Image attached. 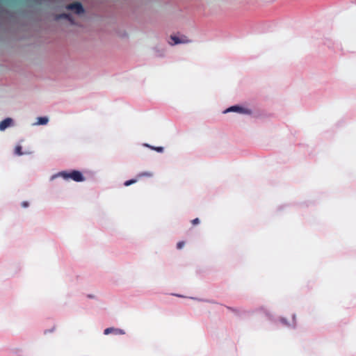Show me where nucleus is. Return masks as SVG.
Masks as SVG:
<instances>
[{"label": "nucleus", "mask_w": 356, "mask_h": 356, "mask_svg": "<svg viewBox=\"0 0 356 356\" xmlns=\"http://www.w3.org/2000/svg\"><path fill=\"white\" fill-rule=\"evenodd\" d=\"M58 177H61L64 179H71L74 181L76 182H81L85 180L84 177L83 176L82 173L80 171L78 170H72L70 172H66V171H62L58 172L56 175H54L52 178H56Z\"/></svg>", "instance_id": "f257e3e1"}, {"label": "nucleus", "mask_w": 356, "mask_h": 356, "mask_svg": "<svg viewBox=\"0 0 356 356\" xmlns=\"http://www.w3.org/2000/svg\"><path fill=\"white\" fill-rule=\"evenodd\" d=\"M67 9L74 11L76 14L83 13L84 9L81 3L75 2L67 6Z\"/></svg>", "instance_id": "f03ea898"}, {"label": "nucleus", "mask_w": 356, "mask_h": 356, "mask_svg": "<svg viewBox=\"0 0 356 356\" xmlns=\"http://www.w3.org/2000/svg\"><path fill=\"white\" fill-rule=\"evenodd\" d=\"M230 111H236V112H238V113H248V114H250V113H251L250 111H249L248 109H245L238 106H231L230 108H227L225 112L227 113V112H230Z\"/></svg>", "instance_id": "7ed1b4c3"}, {"label": "nucleus", "mask_w": 356, "mask_h": 356, "mask_svg": "<svg viewBox=\"0 0 356 356\" xmlns=\"http://www.w3.org/2000/svg\"><path fill=\"white\" fill-rule=\"evenodd\" d=\"M13 120L11 118H6L0 122V130L3 131L12 124Z\"/></svg>", "instance_id": "20e7f679"}, {"label": "nucleus", "mask_w": 356, "mask_h": 356, "mask_svg": "<svg viewBox=\"0 0 356 356\" xmlns=\"http://www.w3.org/2000/svg\"><path fill=\"white\" fill-rule=\"evenodd\" d=\"M48 121L49 120L47 117H39L38 118V121L35 124L38 125H44L47 124Z\"/></svg>", "instance_id": "39448f33"}, {"label": "nucleus", "mask_w": 356, "mask_h": 356, "mask_svg": "<svg viewBox=\"0 0 356 356\" xmlns=\"http://www.w3.org/2000/svg\"><path fill=\"white\" fill-rule=\"evenodd\" d=\"M59 18H65L69 20L72 24H74L72 17L70 14H62L59 16Z\"/></svg>", "instance_id": "423d86ee"}, {"label": "nucleus", "mask_w": 356, "mask_h": 356, "mask_svg": "<svg viewBox=\"0 0 356 356\" xmlns=\"http://www.w3.org/2000/svg\"><path fill=\"white\" fill-rule=\"evenodd\" d=\"M170 38L173 41L172 44H181V42H183V40H181L180 38L178 36L173 35L171 36Z\"/></svg>", "instance_id": "0eeeda50"}, {"label": "nucleus", "mask_w": 356, "mask_h": 356, "mask_svg": "<svg viewBox=\"0 0 356 356\" xmlns=\"http://www.w3.org/2000/svg\"><path fill=\"white\" fill-rule=\"evenodd\" d=\"M152 176V172H144L139 173L137 175V178L139 179V178H141L143 177H150Z\"/></svg>", "instance_id": "6e6552de"}, {"label": "nucleus", "mask_w": 356, "mask_h": 356, "mask_svg": "<svg viewBox=\"0 0 356 356\" xmlns=\"http://www.w3.org/2000/svg\"><path fill=\"white\" fill-rule=\"evenodd\" d=\"M138 179L137 178V179H130V180H127V181H126L124 182V185L125 186H130V185H131V184H133L136 183V182H137V181H138Z\"/></svg>", "instance_id": "1a4fd4ad"}, {"label": "nucleus", "mask_w": 356, "mask_h": 356, "mask_svg": "<svg viewBox=\"0 0 356 356\" xmlns=\"http://www.w3.org/2000/svg\"><path fill=\"white\" fill-rule=\"evenodd\" d=\"M15 154L16 155L20 156L22 154V147L20 145H17L15 149Z\"/></svg>", "instance_id": "9d476101"}, {"label": "nucleus", "mask_w": 356, "mask_h": 356, "mask_svg": "<svg viewBox=\"0 0 356 356\" xmlns=\"http://www.w3.org/2000/svg\"><path fill=\"white\" fill-rule=\"evenodd\" d=\"M147 146L150 147L152 149L156 150L158 152H163V147H155L149 146L148 145H147Z\"/></svg>", "instance_id": "9b49d317"}, {"label": "nucleus", "mask_w": 356, "mask_h": 356, "mask_svg": "<svg viewBox=\"0 0 356 356\" xmlns=\"http://www.w3.org/2000/svg\"><path fill=\"white\" fill-rule=\"evenodd\" d=\"M114 331H116V330H115L113 327H108L104 330V334H109L110 333H112Z\"/></svg>", "instance_id": "f8f14e48"}, {"label": "nucleus", "mask_w": 356, "mask_h": 356, "mask_svg": "<svg viewBox=\"0 0 356 356\" xmlns=\"http://www.w3.org/2000/svg\"><path fill=\"white\" fill-rule=\"evenodd\" d=\"M179 38H180L181 40H183V42H181V43H188L190 42V40L185 35H181Z\"/></svg>", "instance_id": "ddd939ff"}, {"label": "nucleus", "mask_w": 356, "mask_h": 356, "mask_svg": "<svg viewBox=\"0 0 356 356\" xmlns=\"http://www.w3.org/2000/svg\"><path fill=\"white\" fill-rule=\"evenodd\" d=\"M185 245L184 241H179L177 244V249H181Z\"/></svg>", "instance_id": "4468645a"}, {"label": "nucleus", "mask_w": 356, "mask_h": 356, "mask_svg": "<svg viewBox=\"0 0 356 356\" xmlns=\"http://www.w3.org/2000/svg\"><path fill=\"white\" fill-rule=\"evenodd\" d=\"M200 219L198 218H196L195 219H193V220H191V223L193 225H196L197 224L200 223Z\"/></svg>", "instance_id": "2eb2a0df"}, {"label": "nucleus", "mask_w": 356, "mask_h": 356, "mask_svg": "<svg viewBox=\"0 0 356 356\" xmlns=\"http://www.w3.org/2000/svg\"><path fill=\"white\" fill-rule=\"evenodd\" d=\"M23 205H24V207H27L29 204L26 202H24Z\"/></svg>", "instance_id": "dca6fc26"}]
</instances>
